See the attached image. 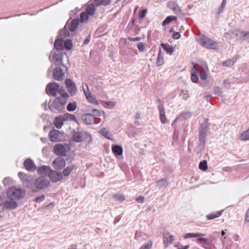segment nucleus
I'll list each match as a JSON object with an SVG mask.
<instances>
[{"label":"nucleus","mask_w":249,"mask_h":249,"mask_svg":"<svg viewBox=\"0 0 249 249\" xmlns=\"http://www.w3.org/2000/svg\"><path fill=\"white\" fill-rule=\"evenodd\" d=\"M25 195V191L20 188L12 187L7 191V197L10 200H19L23 198Z\"/></svg>","instance_id":"obj_1"},{"label":"nucleus","mask_w":249,"mask_h":249,"mask_svg":"<svg viewBox=\"0 0 249 249\" xmlns=\"http://www.w3.org/2000/svg\"><path fill=\"white\" fill-rule=\"evenodd\" d=\"M164 63V57L161 54V49H160L158 53V57L156 60V64L158 66H161Z\"/></svg>","instance_id":"obj_34"},{"label":"nucleus","mask_w":249,"mask_h":249,"mask_svg":"<svg viewBox=\"0 0 249 249\" xmlns=\"http://www.w3.org/2000/svg\"><path fill=\"white\" fill-rule=\"evenodd\" d=\"M137 48L141 52H143L145 49V47L142 43H139L137 45Z\"/></svg>","instance_id":"obj_62"},{"label":"nucleus","mask_w":249,"mask_h":249,"mask_svg":"<svg viewBox=\"0 0 249 249\" xmlns=\"http://www.w3.org/2000/svg\"><path fill=\"white\" fill-rule=\"evenodd\" d=\"M53 77L55 80H62L65 77V73L63 72L62 69L60 67L55 68L53 70Z\"/></svg>","instance_id":"obj_14"},{"label":"nucleus","mask_w":249,"mask_h":249,"mask_svg":"<svg viewBox=\"0 0 249 249\" xmlns=\"http://www.w3.org/2000/svg\"><path fill=\"white\" fill-rule=\"evenodd\" d=\"M199 168L200 170L205 171L208 168L207 162L206 160L201 161L199 165Z\"/></svg>","instance_id":"obj_45"},{"label":"nucleus","mask_w":249,"mask_h":249,"mask_svg":"<svg viewBox=\"0 0 249 249\" xmlns=\"http://www.w3.org/2000/svg\"><path fill=\"white\" fill-rule=\"evenodd\" d=\"M163 243L166 247L171 244L175 239L173 235H171L169 232H166L163 235Z\"/></svg>","instance_id":"obj_18"},{"label":"nucleus","mask_w":249,"mask_h":249,"mask_svg":"<svg viewBox=\"0 0 249 249\" xmlns=\"http://www.w3.org/2000/svg\"><path fill=\"white\" fill-rule=\"evenodd\" d=\"M112 151L116 157L121 156L123 154V149L121 146L118 145H112Z\"/></svg>","instance_id":"obj_23"},{"label":"nucleus","mask_w":249,"mask_h":249,"mask_svg":"<svg viewBox=\"0 0 249 249\" xmlns=\"http://www.w3.org/2000/svg\"><path fill=\"white\" fill-rule=\"evenodd\" d=\"M83 120L86 124H91L93 122L94 117L89 113L83 116Z\"/></svg>","instance_id":"obj_27"},{"label":"nucleus","mask_w":249,"mask_h":249,"mask_svg":"<svg viewBox=\"0 0 249 249\" xmlns=\"http://www.w3.org/2000/svg\"><path fill=\"white\" fill-rule=\"evenodd\" d=\"M240 38L243 40H247L249 39V32H241Z\"/></svg>","instance_id":"obj_48"},{"label":"nucleus","mask_w":249,"mask_h":249,"mask_svg":"<svg viewBox=\"0 0 249 249\" xmlns=\"http://www.w3.org/2000/svg\"><path fill=\"white\" fill-rule=\"evenodd\" d=\"M226 3V0H223L221 6L218 9L217 15V16L223 11L224 8L225 6Z\"/></svg>","instance_id":"obj_55"},{"label":"nucleus","mask_w":249,"mask_h":249,"mask_svg":"<svg viewBox=\"0 0 249 249\" xmlns=\"http://www.w3.org/2000/svg\"><path fill=\"white\" fill-rule=\"evenodd\" d=\"M197 241L201 245H202V244H205L204 243V242L208 243L209 241V238H207L200 237V238H198L197 239Z\"/></svg>","instance_id":"obj_53"},{"label":"nucleus","mask_w":249,"mask_h":249,"mask_svg":"<svg viewBox=\"0 0 249 249\" xmlns=\"http://www.w3.org/2000/svg\"><path fill=\"white\" fill-rule=\"evenodd\" d=\"M156 185L157 186H159L160 188H162L167 187L168 185V183L166 179L162 178L156 182Z\"/></svg>","instance_id":"obj_38"},{"label":"nucleus","mask_w":249,"mask_h":249,"mask_svg":"<svg viewBox=\"0 0 249 249\" xmlns=\"http://www.w3.org/2000/svg\"><path fill=\"white\" fill-rule=\"evenodd\" d=\"M177 20V17L176 16H170L167 17L162 22V25H165L169 24L172 21H176Z\"/></svg>","instance_id":"obj_40"},{"label":"nucleus","mask_w":249,"mask_h":249,"mask_svg":"<svg viewBox=\"0 0 249 249\" xmlns=\"http://www.w3.org/2000/svg\"><path fill=\"white\" fill-rule=\"evenodd\" d=\"M89 111L90 112L89 113H90V115H91L94 118L101 116V112L96 109L93 108L89 110Z\"/></svg>","instance_id":"obj_44"},{"label":"nucleus","mask_w":249,"mask_h":249,"mask_svg":"<svg viewBox=\"0 0 249 249\" xmlns=\"http://www.w3.org/2000/svg\"><path fill=\"white\" fill-rule=\"evenodd\" d=\"M18 176L22 180V184L24 187L30 188L33 186L34 182L33 176L27 175L22 172H19Z\"/></svg>","instance_id":"obj_3"},{"label":"nucleus","mask_w":249,"mask_h":249,"mask_svg":"<svg viewBox=\"0 0 249 249\" xmlns=\"http://www.w3.org/2000/svg\"><path fill=\"white\" fill-rule=\"evenodd\" d=\"M85 86L87 87V91L85 90V95L88 101L92 104H94L95 105H98L99 103L98 101L96 100V99L94 97L91 95L88 85L85 84Z\"/></svg>","instance_id":"obj_21"},{"label":"nucleus","mask_w":249,"mask_h":249,"mask_svg":"<svg viewBox=\"0 0 249 249\" xmlns=\"http://www.w3.org/2000/svg\"><path fill=\"white\" fill-rule=\"evenodd\" d=\"M63 40L61 39H56L54 43V47L58 50H62L63 48Z\"/></svg>","instance_id":"obj_35"},{"label":"nucleus","mask_w":249,"mask_h":249,"mask_svg":"<svg viewBox=\"0 0 249 249\" xmlns=\"http://www.w3.org/2000/svg\"><path fill=\"white\" fill-rule=\"evenodd\" d=\"M199 41L203 47L207 49L216 50L218 48L217 43L216 41L204 35L200 36Z\"/></svg>","instance_id":"obj_2"},{"label":"nucleus","mask_w":249,"mask_h":249,"mask_svg":"<svg viewBox=\"0 0 249 249\" xmlns=\"http://www.w3.org/2000/svg\"><path fill=\"white\" fill-rule=\"evenodd\" d=\"M241 32H242L241 30H240L238 29L234 30V31H232V32L231 33V35L232 36H233L234 37L237 36H240L241 34Z\"/></svg>","instance_id":"obj_58"},{"label":"nucleus","mask_w":249,"mask_h":249,"mask_svg":"<svg viewBox=\"0 0 249 249\" xmlns=\"http://www.w3.org/2000/svg\"><path fill=\"white\" fill-rule=\"evenodd\" d=\"M223 212V210L220 211L216 213H213L206 215L208 220H212L215 218L220 217Z\"/></svg>","instance_id":"obj_33"},{"label":"nucleus","mask_w":249,"mask_h":249,"mask_svg":"<svg viewBox=\"0 0 249 249\" xmlns=\"http://www.w3.org/2000/svg\"><path fill=\"white\" fill-rule=\"evenodd\" d=\"M49 177L53 182H57L61 181L63 178V174L61 172L51 170L49 173Z\"/></svg>","instance_id":"obj_11"},{"label":"nucleus","mask_w":249,"mask_h":249,"mask_svg":"<svg viewBox=\"0 0 249 249\" xmlns=\"http://www.w3.org/2000/svg\"><path fill=\"white\" fill-rule=\"evenodd\" d=\"M66 104L65 100H62L60 97H57L53 100L52 107L58 112H61L65 109Z\"/></svg>","instance_id":"obj_8"},{"label":"nucleus","mask_w":249,"mask_h":249,"mask_svg":"<svg viewBox=\"0 0 249 249\" xmlns=\"http://www.w3.org/2000/svg\"><path fill=\"white\" fill-rule=\"evenodd\" d=\"M77 107L76 102L69 103L67 107V109L69 111H73Z\"/></svg>","instance_id":"obj_43"},{"label":"nucleus","mask_w":249,"mask_h":249,"mask_svg":"<svg viewBox=\"0 0 249 249\" xmlns=\"http://www.w3.org/2000/svg\"><path fill=\"white\" fill-rule=\"evenodd\" d=\"M192 116V113L190 112L186 111L182 112L177 118L176 121H183L190 118Z\"/></svg>","instance_id":"obj_28"},{"label":"nucleus","mask_w":249,"mask_h":249,"mask_svg":"<svg viewBox=\"0 0 249 249\" xmlns=\"http://www.w3.org/2000/svg\"><path fill=\"white\" fill-rule=\"evenodd\" d=\"M160 120L162 123L164 124L166 122V118L165 117V113L164 107H160Z\"/></svg>","instance_id":"obj_36"},{"label":"nucleus","mask_w":249,"mask_h":249,"mask_svg":"<svg viewBox=\"0 0 249 249\" xmlns=\"http://www.w3.org/2000/svg\"><path fill=\"white\" fill-rule=\"evenodd\" d=\"M205 235V234L200 232L197 233H187L183 235L184 239H188L190 238H196L197 237H202Z\"/></svg>","instance_id":"obj_29"},{"label":"nucleus","mask_w":249,"mask_h":249,"mask_svg":"<svg viewBox=\"0 0 249 249\" xmlns=\"http://www.w3.org/2000/svg\"><path fill=\"white\" fill-rule=\"evenodd\" d=\"M45 196L44 195H42L40 196L36 197L35 198V201L37 203H40L41 201L45 200Z\"/></svg>","instance_id":"obj_56"},{"label":"nucleus","mask_w":249,"mask_h":249,"mask_svg":"<svg viewBox=\"0 0 249 249\" xmlns=\"http://www.w3.org/2000/svg\"><path fill=\"white\" fill-rule=\"evenodd\" d=\"M175 246L178 249H188L190 247L189 245H186L185 246H182V245L178 242L176 243L175 245Z\"/></svg>","instance_id":"obj_50"},{"label":"nucleus","mask_w":249,"mask_h":249,"mask_svg":"<svg viewBox=\"0 0 249 249\" xmlns=\"http://www.w3.org/2000/svg\"><path fill=\"white\" fill-rule=\"evenodd\" d=\"M152 244V242L150 241L146 243H144L139 249H151Z\"/></svg>","instance_id":"obj_47"},{"label":"nucleus","mask_w":249,"mask_h":249,"mask_svg":"<svg viewBox=\"0 0 249 249\" xmlns=\"http://www.w3.org/2000/svg\"><path fill=\"white\" fill-rule=\"evenodd\" d=\"M93 2L96 6L100 5L107 6L110 3V0H93Z\"/></svg>","instance_id":"obj_32"},{"label":"nucleus","mask_w":249,"mask_h":249,"mask_svg":"<svg viewBox=\"0 0 249 249\" xmlns=\"http://www.w3.org/2000/svg\"><path fill=\"white\" fill-rule=\"evenodd\" d=\"M96 7L97 6L94 5V3L92 2L87 6L85 12L88 13V15L92 16L94 14Z\"/></svg>","instance_id":"obj_30"},{"label":"nucleus","mask_w":249,"mask_h":249,"mask_svg":"<svg viewBox=\"0 0 249 249\" xmlns=\"http://www.w3.org/2000/svg\"><path fill=\"white\" fill-rule=\"evenodd\" d=\"M59 93H60L63 99H62V100H65L67 102V99L68 97H69V95L67 93L64 92V90L62 89L61 88L60 89V91H59Z\"/></svg>","instance_id":"obj_51"},{"label":"nucleus","mask_w":249,"mask_h":249,"mask_svg":"<svg viewBox=\"0 0 249 249\" xmlns=\"http://www.w3.org/2000/svg\"><path fill=\"white\" fill-rule=\"evenodd\" d=\"M240 139L241 141L249 140V128L248 130L244 131L240 136Z\"/></svg>","instance_id":"obj_41"},{"label":"nucleus","mask_w":249,"mask_h":249,"mask_svg":"<svg viewBox=\"0 0 249 249\" xmlns=\"http://www.w3.org/2000/svg\"><path fill=\"white\" fill-rule=\"evenodd\" d=\"M64 117V121H76V118L75 115L69 113H66L62 116Z\"/></svg>","instance_id":"obj_39"},{"label":"nucleus","mask_w":249,"mask_h":249,"mask_svg":"<svg viewBox=\"0 0 249 249\" xmlns=\"http://www.w3.org/2000/svg\"><path fill=\"white\" fill-rule=\"evenodd\" d=\"M18 206L17 202L14 200H5L3 203V206L7 209L13 210L16 209Z\"/></svg>","instance_id":"obj_19"},{"label":"nucleus","mask_w":249,"mask_h":249,"mask_svg":"<svg viewBox=\"0 0 249 249\" xmlns=\"http://www.w3.org/2000/svg\"><path fill=\"white\" fill-rule=\"evenodd\" d=\"M114 197L116 199V200L118 201H120L121 202L124 200L125 198L123 195H119V194H115L114 195Z\"/></svg>","instance_id":"obj_52"},{"label":"nucleus","mask_w":249,"mask_h":249,"mask_svg":"<svg viewBox=\"0 0 249 249\" xmlns=\"http://www.w3.org/2000/svg\"><path fill=\"white\" fill-rule=\"evenodd\" d=\"M224 85L225 87L229 89L231 87V82L229 79L225 80L224 81Z\"/></svg>","instance_id":"obj_64"},{"label":"nucleus","mask_w":249,"mask_h":249,"mask_svg":"<svg viewBox=\"0 0 249 249\" xmlns=\"http://www.w3.org/2000/svg\"><path fill=\"white\" fill-rule=\"evenodd\" d=\"M75 168V165H72L71 166H68L67 167H66L64 170L63 171V175H64L65 177H68L69 176L72 170Z\"/></svg>","instance_id":"obj_31"},{"label":"nucleus","mask_w":249,"mask_h":249,"mask_svg":"<svg viewBox=\"0 0 249 249\" xmlns=\"http://www.w3.org/2000/svg\"><path fill=\"white\" fill-rule=\"evenodd\" d=\"M54 64L56 66L62 65V53H54L53 55Z\"/></svg>","instance_id":"obj_20"},{"label":"nucleus","mask_w":249,"mask_h":249,"mask_svg":"<svg viewBox=\"0 0 249 249\" xmlns=\"http://www.w3.org/2000/svg\"><path fill=\"white\" fill-rule=\"evenodd\" d=\"M160 45L163 49L167 53H169L170 55L172 54L174 51V48L172 46L170 45L167 43L165 44L164 43H161Z\"/></svg>","instance_id":"obj_26"},{"label":"nucleus","mask_w":249,"mask_h":249,"mask_svg":"<svg viewBox=\"0 0 249 249\" xmlns=\"http://www.w3.org/2000/svg\"><path fill=\"white\" fill-rule=\"evenodd\" d=\"M50 181L45 176H41L36 178L35 181V185L39 190H41L49 186Z\"/></svg>","instance_id":"obj_5"},{"label":"nucleus","mask_w":249,"mask_h":249,"mask_svg":"<svg viewBox=\"0 0 249 249\" xmlns=\"http://www.w3.org/2000/svg\"><path fill=\"white\" fill-rule=\"evenodd\" d=\"M167 7L171 10H173L174 13L177 15H180L182 13L181 10L178 5L174 1H169L167 3Z\"/></svg>","instance_id":"obj_16"},{"label":"nucleus","mask_w":249,"mask_h":249,"mask_svg":"<svg viewBox=\"0 0 249 249\" xmlns=\"http://www.w3.org/2000/svg\"><path fill=\"white\" fill-rule=\"evenodd\" d=\"M66 146L68 147V145L66 143H57L55 144L53 147L54 153L57 156H66L67 153Z\"/></svg>","instance_id":"obj_7"},{"label":"nucleus","mask_w":249,"mask_h":249,"mask_svg":"<svg viewBox=\"0 0 249 249\" xmlns=\"http://www.w3.org/2000/svg\"><path fill=\"white\" fill-rule=\"evenodd\" d=\"M85 135L89 137V141L91 140V136L86 132L78 131L73 133L72 136V140L75 142H80L84 140L83 137Z\"/></svg>","instance_id":"obj_9"},{"label":"nucleus","mask_w":249,"mask_h":249,"mask_svg":"<svg viewBox=\"0 0 249 249\" xmlns=\"http://www.w3.org/2000/svg\"><path fill=\"white\" fill-rule=\"evenodd\" d=\"M237 58L236 57H233L231 59H229L222 63V66L224 67H230L234 65L236 62Z\"/></svg>","instance_id":"obj_37"},{"label":"nucleus","mask_w":249,"mask_h":249,"mask_svg":"<svg viewBox=\"0 0 249 249\" xmlns=\"http://www.w3.org/2000/svg\"><path fill=\"white\" fill-rule=\"evenodd\" d=\"M66 165V161L62 157L56 158L53 162V166L54 168L57 170H61Z\"/></svg>","instance_id":"obj_12"},{"label":"nucleus","mask_w":249,"mask_h":249,"mask_svg":"<svg viewBox=\"0 0 249 249\" xmlns=\"http://www.w3.org/2000/svg\"><path fill=\"white\" fill-rule=\"evenodd\" d=\"M65 83L69 93L72 95L75 94L76 88L75 83L70 79H66Z\"/></svg>","instance_id":"obj_13"},{"label":"nucleus","mask_w":249,"mask_h":249,"mask_svg":"<svg viewBox=\"0 0 249 249\" xmlns=\"http://www.w3.org/2000/svg\"><path fill=\"white\" fill-rule=\"evenodd\" d=\"M208 129V124L206 122L200 124L199 130V140L200 142L199 144L202 145L203 146L205 142Z\"/></svg>","instance_id":"obj_4"},{"label":"nucleus","mask_w":249,"mask_h":249,"mask_svg":"<svg viewBox=\"0 0 249 249\" xmlns=\"http://www.w3.org/2000/svg\"><path fill=\"white\" fill-rule=\"evenodd\" d=\"M147 12L146 9H143L140 11L138 14L139 18H142L144 17L146 13Z\"/></svg>","instance_id":"obj_60"},{"label":"nucleus","mask_w":249,"mask_h":249,"mask_svg":"<svg viewBox=\"0 0 249 249\" xmlns=\"http://www.w3.org/2000/svg\"><path fill=\"white\" fill-rule=\"evenodd\" d=\"M193 68V70H195L196 71H198V69L201 70V71H207L208 69L207 65L205 62H202L197 64L196 66H194Z\"/></svg>","instance_id":"obj_25"},{"label":"nucleus","mask_w":249,"mask_h":249,"mask_svg":"<svg viewBox=\"0 0 249 249\" xmlns=\"http://www.w3.org/2000/svg\"><path fill=\"white\" fill-rule=\"evenodd\" d=\"M63 46L67 50H70L72 49L73 45L72 41L70 39H67L64 42Z\"/></svg>","instance_id":"obj_42"},{"label":"nucleus","mask_w":249,"mask_h":249,"mask_svg":"<svg viewBox=\"0 0 249 249\" xmlns=\"http://www.w3.org/2000/svg\"><path fill=\"white\" fill-rule=\"evenodd\" d=\"M100 133L106 138L108 139H111L110 138V135L108 131L105 128H103L100 131Z\"/></svg>","instance_id":"obj_46"},{"label":"nucleus","mask_w":249,"mask_h":249,"mask_svg":"<svg viewBox=\"0 0 249 249\" xmlns=\"http://www.w3.org/2000/svg\"><path fill=\"white\" fill-rule=\"evenodd\" d=\"M207 71H201L200 73V77L201 79L204 80L207 77Z\"/></svg>","instance_id":"obj_59"},{"label":"nucleus","mask_w":249,"mask_h":249,"mask_svg":"<svg viewBox=\"0 0 249 249\" xmlns=\"http://www.w3.org/2000/svg\"><path fill=\"white\" fill-rule=\"evenodd\" d=\"M64 117L59 115L54 118L53 124L57 128L60 129L64 124Z\"/></svg>","instance_id":"obj_22"},{"label":"nucleus","mask_w":249,"mask_h":249,"mask_svg":"<svg viewBox=\"0 0 249 249\" xmlns=\"http://www.w3.org/2000/svg\"><path fill=\"white\" fill-rule=\"evenodd\" d=\"M79 24V20L78 18H75L71 20L70 23L68 21L65 24V29H69L70 31H74L78 27Z\"/></svg>","instance_id":"obj_15"},{"label":"nucleus","mask_w":249,"mask_h":249,"mask_svg":"<svg viewBox=\"0 0 249 249\" xmlns=\"http://www.w3.org/2000/svg\"><path fill=\"white\" fill-rule=\"evenodd\" d=\"M88 13L82 12L80 15V20L82 22H85L88 20L89 18Z\"/></svg>","instance_id":"obj_49"},{"label":"nucleus","mask_w":249,"mask_h":249,"mask_svg":"<svg viewBox=\"0 0 249 249\" xmlns=\"http://www.w3.org/2000/svg\"><path fill=\"white\" fill-rule=\"evenodd\" d=\"M49 136L53 142L60 141L63 137V134L59 130L53 129L50 131Z\"/></svg>","instance_id":"obj_10"},{"label":"nucleus","mask_w":249,"mask_h":249,"mask_svg":"<svg viewBox=\"0 0 249 249\" xmlns=\"http://www.w3.org/2000/svg\"><path fill=\"white\" fill-rule=\"evenodd\" d=\"M196 71L195 70V71L194 72H192V76H191V80L193 82L195 83L196 82V81L198 79V77L196 74H195L194 73H196Z\"/></svg>","instance_id":"obj_57"},{"label":"nucleus","mask_w":249,"mask_h":249,"mask_svg":"<svg viewBox=\"0 0 249 249\" xmlns=\"http://www.w3.org/2000/svg\"><path fill=\"white\" fill-rule=\"evenodd\" d=\"M69 31H70L69 29H65V26L63 28V30L62 32V34L64 36H69L70 35Z\"/></svg>","instance_id":"obj_61"},{"label":"nucleus","mask_w":249,"mask_h":249,"mask_svg":"<svg viewBox=\"0 0 249 249\" xmlns=\"http://www.w3.org/2000/svg\"><path fill=\"white\" fill-rule=\"evenodd\" d=\"M180 37V34L178 32H174L173 34L172 35V38L174 39H178Z\"/></svg>","instance_id":"obj_63"},{"label":"nucleus","mask_w":249,"mask_h":249,"mask_svg":"<svg viewBox=\"0 0 249 249\" xmlns=\"http://www.w3.org/2000/svg\"><path fill=\"white\" fill-rule=\"evenodd\" d=\"M214 90L215 94L216 95L219 96H222L223 92L221 90V89L219 87H216L214 88Z\"/></svg>","instance_id":"obj_54"},{"label":"nucleus","mask_w":249,"mask_h":249,"mask_svg":"<svg viewBox=\"0 0 249 249\" xmlns=\"http://www.w3.org/2000/svg\"><path fill=\"white\" fill-rule=\"evenodd\" d=\"M23 165L25 169L28 171L34 172L36 168L34 162L30 159L26 160L24 161Z\"/></svg>","instance_id":"obj_17"},{"label":"nucleus","mask_w":249,"mask_h":249,"mask_svg":"<svg viewBox=\"0 0 249 249\" xmlns=\"http://www.w3.org/2000/svg\"><path fill=\"white\" fill-rule=\"evenodd\" d=\"M60 88L56 83H51L48 84L46 88V92L49 95L55 97L57 92L60 91Z\"/></svg>","instance_id":"obj_6"},{"label":"nucleus","mask_w":249,"mask_h":249,"mask_svg":"<svg viewBox=\"0 0 249 249\" xmlns=\"http://www.w3.org/2000/svg\"><path fill=\"white\" fill-rule=\"evenodd\" d=\"M50 167L47 166H41L37 169V173L39 175H47L51 171Z\"/></svg>","instance_id":"obj_24"}]
</instances>
